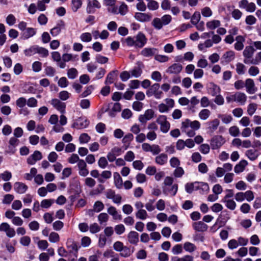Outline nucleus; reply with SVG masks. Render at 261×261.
Wrapping results in <instances>:
<instances>
[{
	"label": "nucleus",
	"mask_w": 261,
	"mask_h": 261,
	"mask_svg": "<svg viewBox=\"0 0 261 261\" xmlns=\"http://www.w3.org/2000/svg\"><path fill=\"white\" fill-rule=\"evenodd\" d=\"M167 155L164 153H162L155 157V162L158 165H163L167 163Z\"/></svg>",
	"instance_id": "obj_29"
},
{
	"label": "nucleus",
	"mask_w": 261,
	"mask_h": 261,
	"mask_svg": "<svg viewBox=\"0 0 261 261\" xmlns=\"http://www.w3.org/2000/svg\"><path fill=\"white\" fill-rule=\"evenodd\" d=\"M136 216L139 219L145 220L147 218L148 215L146 210L142 209L137 211Z\"/></svg>",
	"instance_id": "obj_53"
},
{
	"label": "nucleus",
	"mask_w": 261,
	"mask_h": 261,
	"mask_svg": "<svg viewBox=\"0 0 261 261\" xmlns=\"http://www.w3.org/2000/svg\"><path fill=\"white\" fill-rule=\"evenodd\" d=\"M160 86L158 83L153 84L147 91L146 95L148 97L154 96L156 99H160L163 94V92L160 89Z\"/></svg>",
	"instance_id": "obj_3"
},
{
	"label": "nucleus",
	"mask_w": 261,
	"mask_h": 261,
	"mask_svg": "<svg viewBox=\"0 0 261 261\" xmlns=\"http://www.w3.org/2000/svg\"><path fill=\"white\" fill-rule=\"evenodd\" d=\"M134 17L137 20L140 22H148L151 20L152 16L148 13L137 12L135 14Z\"/></svg>",
	"instance_id": "obj_14"
},
{
	"label": "nucleus",
	"mask_w": 261,
	"mask_h": 261,
	"mask_svg": "<svg viewBox=\"0 0 261 261\" xmlns=\"http://www.w3.org/2000/svg\"><path fill=\"white\" fill-rule=\"evenodd\" d=\"M147 38L142 32H139L134 37H128L125 39L127 46H135L136 48H142L147 43Z\"/></svg>",
	"instance_id": "obj_1"
},
{
	"label": "nucleus",
	"mask_w": 261,
	"mask_h": 261,
	"mask_svg": "<svg viewBox=\"0 0 261 261\" xmlns=\"http://www.w3.org/2000/svg\"><path fill=\"white\" fill-rule=\"evenodd\" d=\"M229 133L233 137H237L240 134V129L237 126H232L229 128Z\"/></svg>",
	"instance_id": "obj_64"
},
{
	"label": "nucleus",
	"mask_w": 261,
	"mask_h": 261,
	"mask_svg": "<svg viewBox=\"0 0 261 261\" xmlns=\"http://www.w3.org/2000/svg\"><path fill=\"white\" fill-rule=\"evenodd\" d=\"M98 166L102 168L105 169L108 165V162L106 158L104 156L100 157L98 161Z\"/></svg>",
	"instance_id": "obj_62"
},
{
	"label": "nucleus",
	"mask_w": 261,
	"mask_h": 261,
	"mask_svg": "<svg viewBox=\"0 0 261 261\" xmlns=\"http://www.w3.org/2000/svg\"><path fill=\"white\" fill-rule=\"evenodd\" d=\"M114 184L117 189H121L123 186V181L121 177L118 172H114Z\"/></svg>",
	"instance_id": "obj_31"
},
{
	"label": "nucleus",
	"mask_w": 261,
	"mask_h": 261,
	"mask_svg": "<svg viewBox=\"0 0 261 261\" xmlns=\"http://www.w3.org/2000/svg\"><path fill=\"white\" fill-rule=\"evenodd\" d=\"M245 155L251 161H254L258 158L259 153L256 149H250L245 152Z\"/></svg>",
	"instance_id": "obj_27"
},
{
	"label": "nucleus",
	"mask_w": 261,
	"mask_h": 261,
	"mask_svg": "<svg viewBox=\"0 0 261 261\" xmlns=\"http://www.w3.org/2000/svg\"><path fill=\"white\" fill-rule=\"evenodd\" d=\"M14 190L19 194L24 193L28 189V186L21 182H16L14 185Z\"/></svg>",
	"instance_id": "obj_20"
},
{
	"label": "nucleus",
	"mask_w": 261,
	"mask_h": 261,
	"mask_svg": "<svg viewBox=\"0 0 261 261\" xmlns=\"http://www.w3.org/2000/svg\"><path fill=\"white\" fill-rule=\"evenodd\" d=\"M192 226L196 231L199 232L205 231L208 228V226L202 221L194 222Z\"/></svg>",
	"instance_id": "obj_19"
},
{
	"label": "nucleus",
	"mask_w": 261,
	"mask_h": 261,
	"mask_svg": "<svg viewBox=\"0 0 261 261\" xmlns=\"http://www.w3.org/2000/svg\"><path fill=\"white\" fill-rule=\"evenodd\" d=\"M54 201L53 199H44L41 202L40 206L42 208H47L52 205Z\"/></svg>",
	"instance_id": "obj_59"
},
{
	"label": "nucleus",
	"mask_w": 261,
	"mask_h": 261,
	"mask_svg": "<svg viewBox=\"0 0 261 261\" xmlns=\"http://www.w3.org/2000/svg\"><path fill=\"white\" fill-rule=\"evenodd\" d=\"M86 162L83 160H81L77 163L79 169V174L80 176L86 177L89 174V170L87 168Z\"/></svg>",
	"instance_id": "obj_9"
},
{
	"label": "nucleus",
	"mask_w": 261,
	"mask_h": 261,
	"mask_svg": "<svg viewBox=\"0 0 261 261\" xmlns=\"http://www.w3.org/2000/svg\"><path fill=\"white\" fill-rule=\"evenodd\" d=\"M245 86L246 88V91L249 94L254 93L257 88L255 86L253 80L251 79H247L245 82Z\"/></svg>",
	"instance_id": "obj_12"
},
{
	"label": "nucleus",
	"mask_w": 261,
	"mask_h": 261,
	"mask_svg": "<svg viewBox=\"0 0 261 261\" xmlns=\"http://www.w3.org/2000/svg\"><path fill=\"white\" fill-rule=\"evenodd\" d=\"M156 51V49L154 48L146 47L141 50L140 54L145 57H150L155 54Z\"/></svg>",
	"instance_id": "obj_26"
},
{
	"label": "nucleus",
	"mask_w": 261,
	"mask_h": 261,
	"mask_svg": "<svg viewBox=\"0 0 261 261\" xmlns=\"http://www.w3.org/2000/svg\"><path fill=\"white\" fill-rule=\"evenodd\" d=\"M51 104L53 106L62 113H64L66 105L59 99L54 98L51 100Z\"/></svg>",
	"instance_id": "obj_13"
},
{
	"label": "nucleus",
	"mask_w": 261,
	"mask_h": 261,
	"mask_svg": "<svg viewBox=\"0 0 261 261\" xmlns=\"http://www.w3.org/2000/svg\"><path fill=\"white\" fill-rule=\"evenodd\" d=\"M6 21L9 25L12 26L16 23V19L14 15L11 14L7 16Z\"/></svg>",
	"instance_id": "obj_61"
},
{
	"label": "nucleus",
	"mask_w": 261,
	"mask_h": 261,
	"mask_svg": "<svg viewBox=\"0 0 261 261\" xmlns=\"http://www.w3.org/2000/svg\"><path fill=\"white\" fill-rule=\"evenodd\" d=\"M127 240L129 243L137 245L139 242V234L135 231H130L127 235Z\"/></svg>",
	"instance_id": "obj_18"
},
{
	"label": "nucleus",
	"mask_w": 261,
	"mask_h": 261,
	"mask_svg": "<svg viewBox=\"0 0 261 261\" xmlns=\"http://www.w3.org/2000/svg\"><path fill=\"white\" fill-rule=\"evenodd\" d=\"M37 170L35 168H32L30 173H27L24 174V178L28 180H31L37 174Z\"/></svg>",
	"instance_id": "obj_47"
},
{
	"label": "nucleus",
	"mask_w": 261,
	"mask_h": 261,
	"mask_svg": "<svg viewBox=\"0 0 261 261\" xmlns=\"http://www.w3.org/2000/svg\"><path fill=\"white\" fill-rule=\"evenodd\" d=\"M108 213L112 215L114 219H121V216L119 215L116 208L113 206H110L107 210Z\"/></svg>",
	"instance_id": "obj_34"
},
{
	"label": "nucleus",
	"mask_w": 261,
	"mask_h": 261,
	"mask_svg": "<svg viewBox=\"0 0 261 261\" xmlns=\"http://www.w3.org/2000/svg\"><path fill=\"white\" fill-rule=\"evenodd\" d=\"M89 230L92 233H96L101 230V228L98 224L94 223L90 225Z\"/></svg>",
	"instance_id": "obj_63"
},
{
	"label": "nucleus",
	"mask_w": 261,
	"mask_h": 261,
	"mask_svg": "<svg viewBox=\"0 0 261 261\" xmlns=\"http://www.w3.org/2000/svg\"><path fill=\"white\" fill-rule=\"evenodd\" d=\"M36 30L32 28H27L21 34L23 39H28L36 34Z\"/></svg>",
	"instance_id": "obj_24"
},
{
	"label": "nucleus",
	"mask_w": 261,
	"mask_h": 261,
	"mask_svg": "<svg viewBox=\"0 0 261 261\" xmlns=\"http://www.w3.org/2000/svg\"><path fill=\"white\" fill-rule=\"evenodd\" d=\"M210 92L212 96H215L220 92L219 86L214 83H211L209 87Z\"/></svg>",
	"instance_id": "obj_46"
},
{
	"label": "nucleus",
	"mask_w": 261,
	"mask_h": 261,
	"mask_svg": "<svg viewBox=\"0 0 261 261\" xmlns=\"http://www.w3.org/2000/svg\"><path fill=\"white\" fill-rule=\"evenodd\" d=\"M182 69V66L179 63H174L166 70V72L170 74H178Z\"/></svg>",
	"instance_id": "obj_11"
},
{
	"label": "nucleus",
	"mask_w": 261,
	"mask_h": 261,
	"mask_svg": "<svg viewBox=\"0 0 261 261\" xmlns=\"http://www.w3.org/2000/svg\"><path fill=\"white\" fill-rule=\"evenodd\" d=\"M160 18H154L151 22L152 25L156 30H161L164 25Z\"/></svg>",
	"instance_id": "obj_42"
},
{
	"label": "nucleus",
	"mask_w": 261,
	"mask_h": 261,
	"mask_svg": "<svg viewBox=\"0 0 261 261\" xmlns=\"http://www.w3.org/2000/svg\"><path fill=\"white\" fill-rule=\"evenodd\" d=\"M156 122L160 125V130L162 133H166L170 129V124L167 120V117L166 116H159L156 119Z\"/></svg>",
	"instance_id": "obj_4"
},
{
	"label": "nucleus",
	"mask_w": 261,
	"mask_h": 261,
	"mask_svg": "<svg viewBox=\"0 0 261 261\" xmlns=\"http://www.w3.org/2000/svg\"><path fill=\"white\" fill-rule=\"evenodd\" d=\"M235 101L244 105L247 100V96L242 92H237L234 94Z\"/></svg>",
	"instance_id": "obj_30"
},
{
	"label": "nucleus",
	"mask_w": 261,
	"mask_h": 261,
	"mask_svg": "<svg viewBox=\"0 0 261 261\" xmlns=\"http://www.w3.org/2000/svg\"><path fill=\"white\" fill-rule=\"evenodd\" d=\"M154 117V111L152 109H148L145 111L144 114L139 116L138 120L141 123L145 124Z\"/></svg>",
	"instance_id": "obj_6"
},
{
	"label": "nucleus",
	"mask_w": 261,
	"mask_h": 261,
	"mask_svg": "<svg viewBox=\"0 0 261 261\" xmlns=\"http://www.w3.org/2000/svg\"><path fill=\"white\" fill-rule=\"evenodd\" d=\"M193 256L190 255H186L181 258L178 257H173L171 258V261H193Z\"/></svg>",
	"instance_id": "obj_49"
},
{
	"label": "nucleus",
	"mask_w": 261,
	"mask_h": 261,
	"mask_svg": "<svg viewBox=\"0 0 261 261\" xmlns=\"http://www.w3.org/2000/svg\"><path fill=\"white\" fill-rule=\"evenodd\" d=\"M178 190V185L174 184L168 187H163V192L166 195L170 194L172 196L175 195Z\"/></svg>",
	"instance_id": "obj_17"
},
{
	"label": "nucleus",
	"mask_w": 261,
	"mask_h": 261,
	"mask_svg": "<svg viewBox=\"0 0 261 261\" xmlns=\"http://www.w3.org/2000/svg\"><path fill=\"white\" fill-rule=\"evenodd\" d=\"M64 23L61 21L60 22L57 24V25L50 30V33L53 36H56L58 35L61 30L64 27Z\"/></svg>",
	"instance_id": "obj_22"
},
{
	"label": "nucleus",
	"mask_w": 261,
	"mask_h": 261,
	"mask_svg": "<svg viewBox=\"0 0 261 261\" xmlns=\"http://www.w3.org/2000/svg\"><path fill=\"white\" fill-rule=\"evenodd\" d=\"M220 121L218 119H215L208 123L207 129L212 133H213L217 130L219 125Z\"/></svg>",
	"instance_id": "obj_28"
},
{
	"label": "nucleus",
	"mask_w": 261,
	"mask_h": 261,
	"mask_svg": "<svg viewBox=\"0 0 261 261\" xmlns=\"http://www.w3.org/2000/svg\"><path fill=\"white\" fill-rule=\"evenodd\" d=\"M109 220V216L107 213H102L98 216V220L100 224L106 223Z\"/></svg>",
	"instance_id": "obj_57"
},
{
	"label": "nucleus",
	"mask_w": 261,
	"mask_h": 261,
	"mask_svg": "<svg viewBox=\"0 0 261 261\" xmlns=\"http://www.w3.org/2000/svg\"><path fill=\"white\" fill-rule=\"evenodd\" d=\"M37 45H33L30 47L25 49L24 53L26 56L30 57L36 54V49Z\"/></svg>",
	"instance_id": "obj_45"
},
{
	"label": "nucleus",
	"mask_w": 261,
	"mask_h": 261,
	"mask_svg": "<svg viewBox=\"0 0 261 261\" xmlns=\"http://www.w3.org/2000/svg\"><path fill=\"white\" fill-rule=\"evenodd\" d=\"M67 76L70 79H74L78 74L77 70L74 68L69 69L67 71Z\"/></svg>",
	"instance_id": "obj_55"
},
{
	"label": "nucleus",
	"mask_w": 261,
	"mask_h": 261,
	"mask_svg": "<svg viewBox=\"0 0 261 261\" xmlns=\"http://www.w3.org/2000/svg\"><path fill=\"white\" fill-rule=\"evenodd\" d=\"M42 155L40 151L36 150L34 153L30 155L27 160V162L29 165H34L38 161L42 159Z\"/></svg>",
	"instance_id": "obj_10"
},
{
	"label": "nucleus",
	"mask_w": 261,
	"mask_h": 261,
	"mask_svg": "<svg viewBox=\"0 0 261 261\" xmlns=\"http://www.w3.org/2000/svg\"><path fill=\"white\" fill-rule=\"evenodd\" d=\"M211 115V112L209 110L202 109L199 113V117L201 120H205L207 119Z\"/></svg>",
	"instance_id": "obj_39"
},
{
	"label": "nucleus",
	"mask_w": 261,
	"mask_h": 261,
	"mask_svg": "<svg viewBox=\"0 0 261 261\" xmlns=\"http://www.w3.org/2000/svg\"><path fill=\"white\" fill-rule=\"evenodd\" d=\"M247 165L248 162L246 160H241L238 164L235 166L234 168V171L235 173H240L242 172Z\"/></svg>",
	"instance_id": "obj_23"
},
{
	"label": "nucleus",
	"mask_w": 261,
	"mask_h": 261,
	"mask_svg": "<svg viewBox=\"0 0 261 261\" xmlns=\"http://www.w3.org/2000/svg\"><path fill=\"white\" fill-rule=\"evenodd\" d=\"M105 207V205L103 203L100 201H96L93 207V209L89 210L88 213L89 214L92 213L93 212L99 213L101 212Z\"/></svg>",
	"instance_id": "obj_25"
},
{
	"label": "nucleus",
	"mask_w": 261,
	"mask_h": 261,
	"mask_svg": "<svg viewBox=\"0 0 261 261\" xmlns=\"http://www.w3.org/2000/svg\"><path fill=\"white\" fill-rule=\"evenodd\" d=\"M255 51V49L252 46H247L245 47L243 54L244 57H247L248 58H252L253 54Z\"/></svg>",
	"instance_id": "obj_32"
},
{
	"label": "nucleus",
	"mask_w": 261,
	"mask_h": 261,
	"mask_svg": "<svg viewBox=\"0 0 261 261\" xmlns=\"http://www.w3.org/2000/svg\"><path fill=\"white\" fill-rule=\"evenodd\" d=\"M182 124L184 125L185 127H191L193 130H198L200 127V123L197 120L193 121H190L189 119H186L182 122Z\"/></svg>",
	"instance_id": "obj_15"
},
{
	"label": "nucleus",
	"mask_w": 261,
	"mask_h": 261,
	"mask_svg": "<svg viewBox=\"0 0 261 261\" xmlns=\"http://www.w3.org/2000/svg\"><path fill=\"white\" fill-rule=\"evenodd\" d=\"M100 8V3L97 0L87 1L86 11L88 14H93L97 9H99Z\"/></svg>",
	"instance_id": "obj_5"
},
{
	"label": "nucleus",
	"mask_w": 261,
	"mask_h": 261,
	"mask_svg": "<svg viewBox=\"0 0 261 261\" xmlns=\"http://www.w3.org/2000/svg\"><path fill=\"white\" fill-rule=\"evenodd\" d=\"M118 72L117 70H113L112 71H111L109 74L107 75V76L106 77V80L105 81V84H112L114 82L115 77L117 75V72Z\"/></svg>",
	"instance_id": "obj_36"
},
{
	"label": "nucleus",
	"mask_w": 261,
	"mask_h": 261,
	"mask_svg": "<svg viewBox=\"0 0 261 261\" xmlns=\"http://www.w3.org/2000/svg\"><path fill=\"white\" fill-rule=\"evenodd\" d=\"M206 27L211 30H214L221 25V22L218 20H213L206 22Z\"/></svg>",
	"instance_id": "obj_38"
},
{
	"label": "nucleus",
	"mask_w": 261,
	"mask_h": 261,
	"mask_svg": "<svg viewBox=\"0 0 261 261\" xmlns=\"http://www.w3.org/2000/svg\"><path fill=\"white\" fill-rule=\"evenodd\" d=\"M48 240L52 243H58L60 241L59 234L56 232H51L49 235Z\"/></svg>",
	"instance_id": "obj_43"
},
{
	"label": "nucleus",
	"mask_w": 261,
	"mask_h": 261,
	"mask_svg": "<svg viewBox=\"0 0 261 261\" xmlns=\"http://www.w3.org/2000/svg\"><path fill=\"white\" fill-rule=\"evenodd\" d=\"M184 249L186 251L192 253L196 250V247L195 244L189 242H186L184 244Z\"/></svg>",
	"instance_id": "obj_35"
},
{
	"label": "nucleus",
	"mask_w": 261,
	"mask_h": 261,
	"mask_svg": "<svg viewBox=\"0 0 261 261\" xmlns=\"http://www.w3.org/2000/svg\"><path fill=\"white\" fill-rule=\"evenodd\" d=\"M113 248L117 252H120V255L123 257H129L134 252L130 248L124 246L123 243L120 241H116L113 244Z\"/></svg>",
	"instance_id": "obj_2"
},
{
	"label": "nucleus",
	"mask_w": 261,
	"mask_h": 261,
	"mask_svg": "<svg viewBox=\"0 0 261 261\" xmlns=\"http://www.w3.org/2000/svg\"><path fill=\"white\" fill-rule=\"evenodd\" d=\"M235 58V53L232 50H229L228 51H226L225 53L222 57V60H223L222 62H225V63H229L232 60H234Z\"/></svg>",
	"instance_id": "obj_21"
},
{
	"label": "nucleus",
	"mask_w": 261,
	"mask_h": 261,
	"mask_svg": "<svg viewBox=\"0 0 261 261\" xmlns=\"http://www.w3.org/2000/svg\"><path fill=\"white\" fill-rule=\"evenodd\" d=\"M66 246L70 253L74 254L75 258L77 257V253L79 250L77 243L73 239L68 238L66 242Z\"/></svg>",
	"instance_id": "obj_7"
},
{
	"label": "nucleus",
	"mask_w": 261,
	"mask_h": 261,
	"mask_svg": "<svg viewBox=\"0 0 261 261\" xmlns=\"http://www.w3.org/2000/svg\"><path fill=\"white\" fill-rule=\"evenodd\" d=\"M222 202L225 203L226 207L231 211L234 210L237 206V204L233 199H228L222 201Z\"/></svg>",
	"instance_id": "obj_41"
},
{
	"label": "nucleus",
	"mask_w": 261,
	"mask_h": 261,
	"mask_svg": "<svg viewBox=\"0 0 261 261\" xmlns=\"http://www.w3.org/2000/svg\"><path fill=\"white\" fill-rule=\"evenodd\" d=\"M36 54H38L42 58H46L48 55V50L44 47L37 45Z\"/></svg>",
	"instance_id": "obj_37"
},
{
	"label": "nucleus",
	"mask_w": 261,
	"mask_h": 261,
	"mask_svg": "<svg viewBox=\"0 0 261 261\" xmlns=\"http://www.w3.org/2000/svg\"><path fill=\"white\" fill-rule=\"evenodd\" d=\"M91 139V137L86 133L82 134L79 137V141L80 143H87Z\"/></svg>",
	"instance_id": "obj_60"
},
{
	"label": "nucleus",
	"mask_w": 261,
	"mask_h": 261,
	"mask_svg": "<svg viewBox=\"0 0 261 261\" xmlns=\"http://www.w3.org/2000/svg\"><path fill=\"white\" fill-rule=\"evenodd\" d=\"M246 71L245 66L241 63H238L236 65V72L238 74H244Z\"/></svg>",
	"instance_id": "obj_54"
},
{
	"label": "nucleus",
	"mask_w": 261,
	"mask_h": 261,
	"mask_svg": "<svg viewBox=\"0 0 261 261\" xmlns=\"http://www.w3.org/2000/svg\"><path fill=\"white\" fill-rule=\"evenodd\" d=\"M218 117L220 118L223 123L228 124L232 120V117L230 115H219Z\"/></svg>",
	"instance_id": "obj_52"
},
{
	"label": "nucleus",
	"mask_w": 261,
	"mask_h": 261,
	"mask_svg": "<svg viewBox=\"0 0 261 261\" xmlns=\"http://www.w3.org/2000/svg\"><path fill=\"white\" fill-rule=\"evenodd\" d=\"M82 0H72L71 3V9L73 12H76L82 7Z\"/></svg>",
	"instance_id": "obj_33"
},
{
	"label": "nucleus",
	"mask_w": 261,
	"mask_h": 261,
	"mask_svg": "<svg viewBox=\"0 0 261 261\" xmlns=\"http://www.w3.org/2000/svg\"><path fill=\"white\" fill-rule=\"evenodd\" d=\"M225 141L221 136H215L211 141V145L213 149H216L220 148L224 144Z\"/></svg>",
	"instance_id": "obj_8"
},
{
	"label": "nucleus",
	"mask_w": 261,
	"mask_h": 261,
	"mask_svg": "<svg viewBox=\"0 0 261 261\" xmlns=\"http://www.w3.org/2000/svg\"><path fill=\"white\" fill-rule=\"evenodd\" d=\"M189 100L191 105L189 108V110L191 111L192 112H195V106L199 103V100L196 96L192 97Z\"/></svg>",
	"instance_id": "obj_50"
},
{
	"label": "nucleus",
	"mask_w": 261,
	"mask_h": 261,
	"mask_svg": "<svg viewBox=\"0 0 261 261\" xmlns=\"http://www.w3.org/2000/svg\"><path fill=\"white\" fill-rule=\"evenodd\" d=\"M45 74L48 76H54L56 73V70L54 68L50 66H46L44 69Z\"/></svg>",
	"instance_id": "obj_56"
},
{
	"label": "nucleus",
	"mask_w": 261,
	"mask_h": 261,
	"mask_svg": "<svg viewBox=\"0 0 261 261\" xmlns=\"http://www.w3.org/2000/svg\"><path fill=\"white\" fill-rule=\"evenodd\" d=\"M200 190L202 193H207L209 191V186L207 183L197 182V190Z\"/></svg>",
	"instance_id": "obj_44"
},
{
	"label": "nucleus",
	"mask_w": 261,
	"mask_h": 261,
	"mask_svg": "<svg viewBox=\"0 0 261 261\" xmlns=\"http://www.w3.org/2000/svg\"><path fill=\"white\" fill-rule=\"evenodd\" d=\"M191 18V23L193 24H197L201 18L200 14L199 12H195Z\"/></svg>",
	"instance_id": "obj_58"
},
{
	"label": "nucleus",
	"mask_w": 261,
	"mask_h": 261,
	"mask_svg": "<svg viewBox=\"0 0 261 261\" xmlns=\"http://www.w3.org/2000/svg\"><path fill=\"white\" fill-rule=\"evenodd\" d=\"M92 38V34L88 32L83 33L80 36L81 40L84 42H90Z\"/></svg>",
	"instance_id": "obj_48"
},
{
	"label": "nucleus",
	"mask_w": 261,
	"mask_h": 261,
	"mask_svg": "<svg viewBox=\"0 0 261 261\" xmlns=\"http://www.w3.org/2000/svg\"><path fill=\"white\" fill-rule=\"evenodd\" d=\"M142 70L140 67H135L130 71V75L134 77H139L142 74Z\"/></svg>",
	"instance_id": "obj_51"
},
{
	"label": "nucleus",
	"mask_w": 261,
	"mask_h": 261,
	"mask_svg": "<svg viewBox=\"0 0 261 261\" xmlns=\"http://www.w3.org/2000/svg\"><path fill=\"white\" fill-rule=\"evenodd\" d=\"M236 42L234 45V47L235 49L238 51L242 50L244 47V43L245 41V39L242 36H238L236 37Z\"/></svg>",
	"instance_id": "obj_16"
},
{
	"label": "nucleus",
	"mask_w": 261,
	"mask_h": 261,
	"mask_svg": "<svg viewBox=\"0 0 261 261\" xmlns=\"http://www.w3.org/2000/svg\"><path fill=\"white\" fill-rule=\"evenodd\" d=\"M185 189L188 193H191L194 190H197V182L187 183L185 186Z\"/></svg>",
	"instance_id": "obj_40"
}]
</instances>
